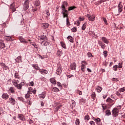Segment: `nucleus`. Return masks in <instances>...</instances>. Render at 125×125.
<instances>
[{"instance_id":"f257e3e1","label":"nucleus","mask_w":125,"mask_h":125,"mask_svg":"<svg viewBox=\"0 0 125 125\" xmlns=\"http://www.w3.org/2000/svg\"><path fill=\"white\" fill-rule=\"evenodd\" d=\"M120 112V110L117 108H114L112 110V115L113 118H116V117H118L119 116V112Z\"/></svg>"},{"instance_id":"f03ea898","label":"nucleus","mask_w":125,"mask_h":125,"mask_svg":"<svg viewBox=\"0 0 125 125\" xmlns=\"http://www.w3.org/2000/svg\"><path fill=\"white\" fill-rule=\"evenodd\" d=\"M123 7H124V6L122 4V1L119 2V3L118 5V14L116 15V16H119V15H120V14H121V12H122Z\"/></svg>"},{"instance_id":"7ed1b4c3","label":"nucleus","mask_w":125,"mask_h":125,"mask_svg":"<svg viewBox=\"0 0 125 125\" xmlns=\"http://www.w3.org/2000/svg\"><path fill=\"white\" fill-rule=\"evenodd\" d=\"M68 11H69L67 10V9H66L63 8L62 9L61 13L62 14L63 18H65V17H68V16H69V12Z\"/></svg>"},{"instance_id":"20e7f679","label":"nucleus","mask_w":125,"mask_h":125,"mask_svg":"<svg viewBox=\"0 0 125 125\" xmlns=\"http://www.w3.org/2000/svg\"><path fill=\"white\" fill-rule=\"evenodd\" d=\"M22 83H24V82H21V83H20V84H17L16 85H14L15 87H16V88H17V89H22V86H23V85H24V84H22Z\"/></svg>"},{"instance_id":"39448f33","label":"nucleus","mask_w":125,"mask_h":125,"mask_svg":"<svg viewBox=\"0 0 125 125\" xmlns=\"http://www.w3.org/2000/svg\"><path fill=\"white\" fill-rule=\"evenodd\" d=\"M45 96H46V92L43 91L41 94L39 95V98H42V99H44L45 98Z\"/></svg>"},{"instance_id":"423d86ee","label":"nucleus","mask_w":125,"mask_h":125,"mask_svg":"<svg viewBox=\"0 0 125 125\" xmlns=\"http://www.w3.org/2000/svg\"><path fill=\"white\" fill-rule=\"evenodd\" d=\"M76 68H77V64L76 62H74L70 64V69L71 70H73L76 71Z\"/></svg>"},{"instance_id":"0eeeda50","label":"nucleus","mask_w":125,"mask_h":125,"mask_svg":"<svg viewBox=\"0 0 125 125\" xmlns=\"http://www.w3.org/2000/svg\"><path fill=\"white\" fill-rule=\"evenodd\" d=\"M39 72L40 73H41V74H42V75H46V74L48 73V71H47L46 69H41V68L39 69Z\"/></svg>"},{"instance_id":"6e6552de","label":"nucleus","mask_w":125,"mask_h":125,"mask_svg":"<svg viewBox=\"0 0 125 125\" xmlns=\"http://www.w3.org/2000/svg\"><path fill=\"white\" fill-rule=\"evenodd\" d=\"M19 39L20 41L21 42H22V43L24 42V43H28V42H27L26 41V40L25 39H24V38H23V37L20 36L19 37Z\"/></svg>"},{"instance_id":"1a4fd4ad","label":"nucleus","mask_w":125,"mask_h":125,"mask_svg":"<svg viewBox=\"0 0 125 125\" xmlns=\"http://www.w3.org/2000/svg\"><path fill=\"white\" fill-rule=\"evenodd\" d=\"M15 92V90H14V87H10L9 88V90H8V93L9 94H11V93L13 94Z\"/></svg>"},{"instance_id":"9d476101","label":"nucleus","mask_w":125,"mask_h":125,"mask_svg":"<svg viewBox=\"0 0 125 125\" xmlns=\"http://www.w3.org/2000/svg\"><path fill=\"white\" fill-rule=\"evenodd\" d=\"M101 40L103 42H104V43H106V44H108V43H109V41H108V39H106L105 37H102Z\"/></svg>"},{"instance_id":"9b49d317","label":"nucleus","mask_w":125,"mask_h":125,"mask_svg":"<svg viewBox=\"0 0 125 125\" xmlns=\"http://www.w3.org/2000/svg\"><path fill=\"white\" fill-rule=\"evenodd\" d=\"M98 44H99L100 46H101V48H103V49H104L105 48V43H103L102 41H99L98 42Z\"/></svg>"},{"instance_id":"f8f14e48","label":"nucleus","mask_w":125,"mask_h":125,"mask_svg":"<svg viewBox=\"0 0 125 125\" xmlns=\"http://www.w3.org/2000/svg\"><path fill=\"white\" fill-rule=\"evenodd\" d=\"M106 102H108V103H111L112 104L110 105V107H112L113 105H114V100H113L112 99L110 98H108L106 99Z\"/></svg>"},{"instance_id":"ddd939ff","label":"nucleus","mask_w":125,"mask_h":125,"mask_svg":"<svg viewBox=\"0 0 125 125\" xmlns=\"http://www.w3.org/2000/svg\"><path fill=\"white\" fill-rule=\"evenodd\" d=\"M29 3H23V10L24 11H26V10H27V9H29Z\"/></svg>"},{"instance_id":"4468645a","label":"nucleus","mask_w":125,"mask_h":125,"mask_svg":"<svg viewBox=\"0 0 125 125\" xmlns=\"http://www.w3.org/2000/svg\"><path fill=\"white\" fill-rule=\"evenodd\" d=\"M22 57L21 56H18L16 59L15 61L16 63H21L22 62V60H21Z\"/></svg>"},{"instance_id":"2eb2a0df","label":"nucleus","mask_w":125,"mask_h":125,"mask_svg":"<svg viewBox=\"0 0 125 125\" xmlns=\"http://www.w3.org/2000/svg\"><path fill=\"white\" fill-rule=\"evenodd\" d=\"M32 67H33V69H34V70H39V71H40V67H39V65L38 64H31Z\"/></svg>"},{"instance_id":"dca6fc26","label":"nucleus","mask_w":125,"mask_h":125,"mask_svg":"<svg viewBox=\"0 0 125 125\" xmlns=\"http://www.w3.org/2000/svg\"><path fill=\"white\" fill-rule=\"evenodd\" d=\"M9 100V103H11L12 105H15V103L16 102V101H15V99H13V98H10Z\"/></svg>"},{"instance_id":"f3484780","label":"nucleus","mask_w":125,"mask_h":125,"mask_svg":"<svg viewBox=\"0 0 125 125\" xmlns=\"http://www.w3.org/2000/svg\"><path fill=\"white\" fill-rule=\"evenodd\" d=\"M67 40H68L70 42H71L72 43H74V38H73V37H72L71 35H69L67 37Z\"/></svg>"},{"instance_id":"a211bd4d","label":"nucleus","mask_w":125,"mask_h":125,"mask_svg":"<svg viewBox=\"0 0 125 125\" xmlns=\"http://www.w3.org/2000/svg\"><path fill=\"white\" fill-rule=\"evenodd\" d=\"M18 119H20L21 121H22L23 122H24V121L26 120L25 118H24V116H23V114H18Z\"/></svg>"},{"instance_id":"6ab92c4d","label":"nucleus","mask_w":125,"mask_h":125,"mask_svg":"<svg viewBox=\"0 0 125 125\" xmlns=\"http://www.w3.org/2000/svg\"><path fill=\"white\" fill-rule=\"evenodd\" d=\"M88 19L89 21H92V22H93L95 20V16L93 15H92V16H89V17H88Z\"/></svg>"},{"instance_id":"aec40b11","label":"nucleus","mask_w":125,"mask_h":125,"mask_svg":"<svg viewBox=\"0 0 125 125\" xmlns=\"http://www.w3.org/2000/svg\"><path fill=\"white\" fill-rule=\"evenodd\" d=\"M0 48H4L5 44L3 42V40H0Z\"/></svg>"},{"instance_id":"412c9836","label":"nucleus","mask_w":125,"mask_h":125,"mask_svg":"<svg viewBox=\"0 0 125 125\" xmlns=\"http://www.w3.org/2000/svg\"><path fill=\"white\" fill-rule=\"evenodd\" d=\"M50 82L51 83H52V84H54V85H56V83H57V82L55 79H54V78L50 79Z\"/></svg>"},{"instance_id":"4be33fe9","label":"nucleus","mask_w":125,"mask_h":125,"mask_svg":"<svg viewBox=\"0 0 125 125\" xmlns=\"http://www.w3.org/2000/svg\"><path fill=\"white\" fill-rule=\"evenodd\" d=\"M9 97V96L7 94L3 93L2 95V98L3 99H5V100H6V99H8Z\"/></svg>"},{"instance_id":"5701e85b","label":"nucleus","mask_w":125,"mask_h":125,"mask_svg":"<svg viewBox=\"0 0 125 125\" xmlns=\"http://www.w3.org/2000/svg\"><path fill=\"white\" fill-rule=\"evenodd\" d=\"M4 40H5L6 41H8L10 42H11V41H13V40L12 39V37H11V36H6L4 37Z\"/></svg>"},{"instance_id":"b1692460","label":"nucleus","mask_w":125,"mask_h":125,"mask_svg":"<svg viewBox=\"0 0 125 125\" xmlns=\"http://www.w3.org/2000/svg\"><path fill=\"white\" fill-rule=\"evenodd\" d=\"M63 54V52L62 51H60L59 50H58L56 55L58 57H61V56Z\"/></svg>"},{"instance_id":"393cba45","label":"nucleus","mask_w":125,"mask_h":125,"mask_svg":"<svg viewBox=\"0 0 125 125\" xmlns=\"http://www.w3.org/2000/svg\"><path fill=\"white\" fill-rule=\"evenodd\" d=\"M52 91H53V92H59V91H60V90H59V89L57 88V87H54L52 89Z\"/></svg>"},{"instance_id":"a878e982","label":"nucleus","mask_w":125,"mask_h":125,"mask_svg":"<svg viewBox=\"0 0 125 125\" xmlns=\"http://www.w3.org/2000/svg\"><path fill=\"white\" fill-rule=\"evenodd\" d=\"M77 7L75 6H70L68 7L67 10L68 11H71V10H74V9H76Z\"/></svg>"},{"instance_id":"bb28decb","label":"nucleus","mask_w":125,"mask_h":125,"mask_svg":"<svg viewBox=\"0 0 125 125\" xmlns=\"http://www.w3.org/2000/svg\"><path fill=\"white\" fill-rule=\"evenodd\" d=\"M56 84L60 87L61 90L63 89V86L62 85V84L60 83V82H57Z\"/></svg>"},{"instance_id":"cd10ccee","label":"nucleus","mask_w":125,"mask_h":125,"mask_svg":"<svg viewBox=\"0 0 125 125\" xmlns=\"http://www.w3.org/2000/svg\"><path fill=\"white\" fill-rule=\"evenodd\" d=\"M85 68H86V67H85V65L82 64L81 68V71H82L83 72H85Z\"/></svg>"},{"instance_id":"c85d7f7f","label":"nucleus","mask_w":125,"mask_h":125,"mask_svg":"<svg viewBox=\"0 0 125 125\" xmlns=\"http://www.w3.org/2000/svg\"><path fill=\"white\" fill-rule=\"evenodd\" d=\"M39 38L42 41H44L46 39V36L41 35L40 36H39Z\"/></svg>"},{"instance_id":"c756f323","label":"nucleus","mask_w":125,"mask_h":125,"mask_svg":"<svg viewBox=\"0 0 125 125\" xmlns=\"http://www.w3.org/2000/svg\"><path fill=\"white\" fill-rule=\"evenodd\" d=\"M111 113L110 110H106L105 111V116H111Z\"/></svg>"},{"instance_id":"7c9ffc66","label":"nucleus","mask_w":125,"mask_h":125,"mask_svg":"<svg viewBox=\"0 0 125 125\" xmlns=\"http://www.w3.org/2000/svg\"><path fill=\"white\" fill-rule=\"evenodd\" d=\"M60 43L62 45V47L64 48V49H66V48H67V47H66V44H65V43H64V42H61Z\"/></svg>"},{"instance_id":"2f4dec72","label":"nucleus","mask_w":125,"mask_h":125,"mask_svg":"<svg viewBox=\"0 0 125 125\" xmlns=\"http://www.w3.org/2000/svg\"><path fill=\"white\" fill-rule=\"evenodd\" d=\"M85 29H86V22H84L82 27V31H84V30H85Z\"/></svg>"},{"instance_id":"473e14b6","label":"nucleus","mask_w":125,"mask_h":125,"mask_svg":"<svg viewBox=\"0 0 125 125\" xmlns=\"http://www.w3.org/2000/svg\"><path fill=\"white\" fill-rule=\"evenodd\" d=\"M61 73H62V69H57L56 70L57 75H59V76H60V75H61Z\"/></svg>"},{"instance_id":"72a5a7b5","label":"nucleus","mask_w":125,"mask_h":125,"mask_svg":"<svg viewBox=\"0 0 125 125\" xmlns=\"http://www.w3.org/2000/svg\"><path fill=\"white\" fill-rule=\"evenodd\" d=\"M101 105H102V107L103 108V111H104V110H106L107 109V105H106L105 104L102 103Z\"/></svg>"},{"instance_id":"f704fd0d","label":"nucleus","mask_w":125,"mask_h":125,"mask_svg":"<svg viewBox=\"0 0 125 125\" xmlns=\"http://www.w3.org/2000/svg\"><path fill=\"white\" fill-rule=\"evenodd\" d=\"M15 78V79H20V77H19V73L17 72V71H16V72L14 74Z\"/></svg>"},{"instance_id":"c9c22d12","label":"nucleus","mask_w":125,"mask_h":125,"mask_svg":"<svg viewBox=\"0 0 125 125\" xmlns=\"http://www.w3.org/2000/svg\"><path fill=\"white\" fill-rule=\"evenodd\" d=\"M18 100H19V101H21V102H25V99H23V97H18Z\"/></svg>"},{"instance_id":"e433bc0d","label":"nucleus","mask_w":125,"mask_h":125,"mask_svg":"<svg viewBox=\"0 0 125 125\" xmlns=\"http://www.w3.org/2000/svg\"><path fill=\"white\" fill-rule=\"evenodd\" d=\"M102 89H103V88L101 86H98L96 88V90H97V92H101V91H102Z\"/></svg>"},{"instance_id":"4c0bfd02","label":"nucleus","mask_w":125,"mask_h":125,"mask_svg":"<svg viewBox=\"0 0 125 125\" xmlns=\"http://www.w3.org/2000/svg\"><path fill=\"white\" fill-rule=\"evenodd\" d=\"M43 27L44 29H47L49 27V24L47 23H43Z\"/></svg>"},{"instance_id":"58836bf2","label":"nucleus","mask_w":125,"mask_h":125,"mask_svg":"<svg viewBox=\"0 0 125 125\" xmlns=\"http://www.w3.org/2000/svg\"><path fill=\"white\" fill-rule=\"evenodd\" d=\"M61 107H62V105H60L57 106L55 108V112H58V111L59 110V109H60V108H61Z\"/></svg>"},{"instance_id":"ea45409f","label":"nucleus","mask_w":125,"mask_h":125,"mask_svg":"<svg viewBox=\"0 0 125 125\" xmlns=\"http://www.w3.org/2000/svg\"><path fill=\"white\" fill-rule=\"evenodd\" d=\"M71 24H70V21L69 20V18H66V26L67 27H69V26H70Z\"/></svg>"},{"instance_id":"a19ab883","label":"nucleus","mask_w":125,"mask_h":125,"mask_svg":"<svg viewBox=\"0 0 125 125\" xmlns=\"http://www.w3.org/2000/svg\"><path fill=\"white\" fill-rule=\"evenodd\" d=\"M118 65L116 64L113 67V71H118Z\"/></svg>"},{"instance_id":"79ce46f5","label":"nucleus","mask_w":125,"mask_h":125,"mask_svg":"<svg viewBox=\"0 0 125 125\" xmlns=\"http://www.w3.org/2000/svg\"><path fill=\"white\" fill-rule=\"evenodd\" d=\"M87 56L89 58H92L93 57V55H92V54L90 52H88L87 53Z\"/></svg>"},{"instance_id":"37998d69","label":"nucleus","mask_w":125,"mask_h":125,"mask_svg":"<svg viewBox=\"0 0 125 125\" xmlns=\"http://www.w3.org/2000/svg\"><path fill=\"white\" fill-rule=\"evenodd\" d=\"M103 54H104V57L106 58V57L108 56V52L107 51H104L103 52Z\"/></svg>"},{"instance_id":"c03bdc74","label":"nucleus","mask_w":125,"mask_h":125,"mask_svg":"<svg viewBox=\"0 0 125 125\" xmlns=\"http://www.w3.org/2000/svg\"><path fill=\"white\" fill-rule=\"evenodd\" d=\"M90 119V118H89V115H88L85 116V117H84V120L86 121H89Z\"/></svg>"},{"instance_id":"a18cd8bd","label":"nucleus","mask_w":125,"mask_h":125,"mask_svg":"<svg viewBox=\"0 0 125 125\" xmlns=\"http://www.w3.org/2000/svg\"><path fill=\"white\" fill-rule=\"evenodd\" d=\"M95 97H96V95L95 94V92H93L91 94V98H92V99H94Z\"/></svg>"},{"instance_id":"49530a36","label":"nucleus","mask_w":125,"mask_h":125,"mask_svg":"<svg viewBox=\"0 0 125 125\" xmlns=\"http://www.w3.org/2000/svg\"><path fill=\"white\" fill-rule=\"evenodd\" d=\"M71 30L73 33H75L78 31V30L77 29V27H74L73 28H71Z\"/></svg>"},{"instance_id":"de8ad7c7","label":"nucleus","mask_w":125,"mask_h":125,"mask_svg":"<svg viewBox=\"0 0 125 125\" xmlns=\"http://www.w3.org/2000/svg\"><path fill=\"white\" fill-rule=\"evenodd\" d=\"M81 122H80V119H77L75 121V125H80V123Z\"/></svg>"},{"instance_id":"09e8293b","label":"nucleus","mask_w":125,"mask_h":125,"mask_svg":"<svg viewBox=\"0 0 125 125\" xmlns=\"http://www.w3.org/2000/svg\"><path fill=\"white\" fill-rule=\"evenodd\" d=\"M12 83L13 85H15L18 84L17 81H16V80H15L14 79L12 81Z\"/></svg>"},{"instance_id":"8fccbe9b","label":"nucleus","mask_w":125,"mask_h":125,"mask_svg":"<svg viewBox=\"0 0 125 125\" xmlns=\"http://www.w3.org/2000/svg\"><path fill=\"white\" fill-rule=\"evenodd\" d=\"M94 121H95L97 123H98L101 122V119H100V118H97V119H95L94 120Z\"/></svg>"},{"instance_id":"3c124183","label":"nucleus","mask_w":125,"mask_h":125,"mask_svg":"<svg viewBox=\"0 0 125 125\" xmlns=\"http://www.w3.org/2000/svg\"><path fill=\"white\" fill-rule=\"evenodd\" d=\"M30 96H31L30 95H29V94H26L25 95V98L26 99H29L30 98Z\"/></svg>"},{"instance_id":"603ef678","label":"nucleus","mask_w":125,"mask_h":125,"mask_svg":"<svg viewBox=\"0 0 125 125\" xmlns=\"http://www.w3.org/2000/svg\"><path fill=\"white\" fill-rule=\"evenodd\" d=\"M57 69H62V66H61V64H60V63H58L57 64Z\"/></svg>"},{"instance_id":"864d4df0","label":"nucleus","mask_w":125,"mask_h":125,"mask_svg":"<svg viewBox=\"0 0 125 125\" xmlns=\"http://www.w3.org/2000/svg\"><path fill=\"white\" fill-rule=\"evenodd\" d=\"M111 81H112V82H119V80L118 79V78H113L111 79Z\"/></svg>"},{"instance_id":"5fc2aeb1","label":"nucleus","mask_w":125,"mask_h":125,"mask_svg":"<svg viewBox=\"0 0 125 125\" xmlns=\"http://www.w3.org/2000/svg\"><path fill=\"white\" fill-rule=\"evenodd\" d=\"M103 20L104 23H105V25H108V22H107V20H106V18H103Z\"/></svg>"},{"instance_id":"6e6d98bb","label":"nucleus","mask_w":125,"mask_h":125,"mask_svg":"<svg viewBox=\"0 0 125 125\" xmlns=\"http://www.w3.org/2000/svg\"><path fill=\"white\" fill-rule=\"evenodd\" d=\"M118 68L121 69V68H123V63L119 62L118 63Z\"/></svg>"},{"instance_id":"4d7b16f0","label":"nucleus","mask_w":125,"mask_h":125,"mask_svg":"<svg viewBox=\"0 0 125 125\" xmlns=\"http://www.w3.org/2000/svg\"><path fill=\"white\" fill-rule=\"evenodd\" d=\"M29 86H34V82L32 81L29 83Z\"/></svg>"},{"instance_id":"13d9d810","label":"nucleus","mask_w":125,"mask_h":125,"mask_svg":"<svg viewBox=\"0 0 125 125\" xmlns=\"http://www.w3.org/2000/svg\"><path fill=\"white\" fill-rule=\"evenodd\" d=\"M43 45H44V46H47V45H49V42L46 41L44 43Z\"/></svg>"},{"instance_id":"bf43d9fd","label":"nucleus","mask_w":125,"mask_h":125,"mask_svg":"<svg viewBox=\"0 0 125 125\" xmlns=\"http://www.w3.org/2000/svg\"><path fill=\"white\" fill-rule=\"evenodd\" d=\"M10 6H11V9L15 8V4L14 3V2L11 4Z\"/></svg>"},{"instance_id":"052dcab7","label":"nucleus","mask_w":125,"mask_h":125,"mask_svg":"<svg viewBox=\"0 0 125 125\" xmlns=\"http://www.w3.org/2000/svg\"><path fill=\"white\" fill-rule=\"evenodd\" d=\"M67 78H69V79H71V78H74L75 76L72 74L66 75Z\"/></svg>"},{"instance_id":"680f3d73","label":"nucleus","mask_w":125,"mask_h":125,"mask_svg":"<svg viewBox=\"0 0 125 125\" xmlns=\"http://www.w3.org/2000/svg\"><path fill=\"white\" fill-rule=\"evenodd\" d=\"M124 91H125V87L121 88L120 90V92H124Z\"/></svg>"},{"instance_id":"e2e57ef3","label":"nucleus","mask_w":125,"mask_h":125,"mask_svg":"<svg viewBox=\"0 0 125 125\" xmlns=\"http://www.w3.org/2000/svg\"><path fill=\"white\" fill-rule=\"evenodd\" d=\"M114 108H117V109H118V110H120L122 109V105H116V107H114Z\"/></svg>"},{"instance_id":"0e129e2a","label":"nucleus","mask_w":125,"mask_h":125,"mask_svg":"<svg viewBox=\"0 0 125 125\" xmlns=\"http://www.w3.org/2000/svg\"><path fill=\"white\" fill-rule=\"evenodd\" d=\"M28 122H29V123L31 125V124H34V121H33L32 119H29L28 120Z\"/></svg>"},{"instance_id":"69168bd1","label":"nucleus","mask_w":125,"mask_h":125,"mask_svg":"<svg viewBox=\"0 0 125 125\" xmlns=\"http://www.w3.org/2000/svg\"><path fill=\"white\" fill-rule=\"evenodd\" d=\"M79 21H84V18L80 17L79 18Z\"/></svg>"},{"instance_id":"338daca9","label":"nucleus","mask_w":125,"mask_h":125,"mask_svg":"<svg viewBox=\"0 0 125 125\" xmlns=\"http://www.w3.org/2000/svg\"><path fill=\"white\" fill-rule=\"evenodd\" d=\"M3 67L4 68L5 70H7V69H8V66H6L5 64H3Z\"/></svg>"},{"instance_id":"774afa93","label":"nucleus","mask_w":125,"mask_h":125,"mask_svg":"<svg viewBox=\"0 0 125 125\" xmlns=\"http://www.w3.org/2000/svg\"><path fill=\"white\" fill-rule=\"evenodd\" d=\"M89 124L90 125H95V123L94 121H90Z\"/></svg>"}]
</instances>
